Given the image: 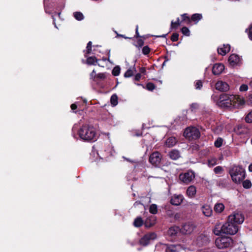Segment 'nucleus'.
I'll list each match as a JSON object with an SVG mask.
<instances>
[{
    "mask_svg": "<svg viewBox=\"0 0 252 252\" xmlns=\"http://www.w3.org/2000/svg\"><path fill=\"white\" fill-rule=\"evenodd\" d=\"M245 103L244 98L239 95L223 94L220 95L218 104L219 106L228 108H239Z\"/></svg>",
    "mask_w": 252,
    "mask_h": 252,
    "instance_id": "f257e3e1",
    "label": "nucleus"
},
{
    "mask_svg": "<svg viewBox=\"0 0 252 252\" xmlns=\"http://www.w3.org/2000/svg\"><path fill=\"white\" fill-rule=\"evenodd\" d=\"M79 137L85 141H95L97 135L95 128L92 125H83L78 130Z\"/></svg>",
    "mask_w": 252,
    "mask_h": 252,
    "instance_id": "f03ea898",
    "label": "nucleus"
},
{
    "mask_svg": "<svg viewBox=\"0 0 252 252\" xmlns=\"http://www.w3.org/2000/svg\"><path fill=\"white\" fill-rule=\"evenodd\" d=\"M232 181L236 184H240L245 178V171L242 166H233L229 170Z\"/></svg>",
    "mask_w": 252,
    "mask_h": 252,
    "instance_id": "7ed1b4c3",
    "label": "nucleus"
},
{
    "mask_svg": "<svg viewBox=\"0 0 252 252\" xmlns=\"http://www.w3.org/2000/svg\"><path fill=\"white\" fill-rule=\"evenodd\" d=\"M223 233L228 235H234L238 230V226L234 222L227 219V221L223 224Z\"/></svg>",
    "mask_w": 252,
    "mask_h": 252,
    "instance_id": "20e7f679",
    "label": "nucleus"
},
{
    "mask_svg": "<svg viewBox=\"0 0 252 252\" xmlns=\"http://www.w3.org/2000/svg\"><path fill=\"white\" fill-rule=\"evenodd\" d=\"M215 243L219 249H224L232 246L233 240L229 237L224 236L217 238Z\"/></svg>",
    "mask_w": 252,
    "mask_h": 252,
    "instance_id": "39448f33",
    "label": "nucleus"
},
{
    "mask_svg": "<svg viewBox=\"0 0 252 252\" xmlns=\"http://www.w3.org/2000/svg\"><path fill=\"white\" fill-rule=\"evenodd\" d=\"M185 137L189 140H195L200 136L199 129L195 127H189L187 128L184 131Z\"/></svg>",
    "mask_w": 252,
    "mask_h": 252,
    "instance_id": "423d86ee",
    "label": "nucleus"
},
{
    "mask_svg": "<svg viewBox=\"0 0 252 252\" xmlns=\"http://www.w3.org/2000/svg\"><path fill=\"white\" fill-rule=\"evenodd\" d=\"M228 219L229 220L234 222L236 224H241L244 220V217L242 213L239 212H234L229 216Z\"/></svg>",
    "mask_w": 252,
    "mask_h": 252,
    "instance_id": "0eeeda50",
    "label": "nucleus"
},
{
    "mask_svg": "<svg viewBox=\"0 0 252 252\" xmlns=\"http://www.w3.org/2000/svg\"><path fill=\"white\" fill-rule=\"evenodd\" d=\"M162 156L158 152H153L149 157L150 162L154 166L157 167L160 163Z\"/></svg>",
    "mask_w": 252,
    "mask_h": 252,
    "instance_id": "6e6552de",
    "label": "nucleus"
},
{
    "mask_svg": "<svg viewBox=\"0 0 252 252\" xmlns=\"http://www.w3.org/2000/svg\"><path fill=\"white\" fill-rule=\"evenodd\" d=\"M156 237L157 235L154 232L147 233L141 238L140 244L142 246H146L150 243L151 240H155Z\"/></svg>",
    "mask_w": 252,
    "mask_h": 252,
    "instance_id": "1a4fd4ad",
    "label": "nucleus"
},
{
    "mask_svg": "<svg viewBox=\"0 0 252 252\" xmlns=\"http://www.w3.org/2000/svg\"><path fill=\"white\" fill-rule=\"evenodd\" d=\"M195 177L194 173L192 171H188L179 176L180 179L184 183L188 184L190 183Z\"/></svg>",
    "mask_w": 252,
    "mask_h": 252,
    "instance_id": "9d476101",
    "label": "nucleus"
},
{
    "mask_svg": "<svg viewBox=\"0 0 252 252\" xmlns=\"http://www.w3.org/2000/svg\"><path fill=\"white\" fill-rule=\"evenodd\" d=\"M194 225L191 222L184 224L181 228V232L184 234H189L193 232L194 229Z\"/></svg>",
    "mask_w": 252,
    "mask_h": 252,
    "instance_id": "9b49d317",
    "label": "nucleus"
},
{
    "mask_svg": "<svg viewBox=\"0 0 252 252\" xmlns=\"http://www.w3.org/2000/svg\"><path fill=\"white\" fill-rule=\"evenodd\" d=\"M114 153L113 148L110 144L107 145L102 151H100V154L104 158L113 156Z\"/></svg>",
    "mask_w": 252,
    "mask_h": 252,
    "instance_id": "f8f14e48",
    "label": "nucleus"
},
{
    "mask_svg": "<svg viewBox=\"0 0 252 252\" xmlns=\"http://www.w3.org/2000/svg\"><path fill=\"white\" fill-rule=\"evenodd\" d=\"M216 89L221 92H226L229 90V86L225 82L221 80L218 81L215 85Z\"/></svg>",
    "mask_w": 252,
    "mask_h": 252,
    "instance_id": "ddd939ff",
    "label": "nucleus"
},
{
    "mask_svg": "<svg viewBox=\"0 0 252 252\" xmlns=\"http://www.w3.org/2000/svg\"><path fill=\"white\" fill-rule=\"evenodd\" d=\"M229 64L232 66L239 65L241 63V59L240 57L236 54L231 55L228 59Z\"/></svg>",
    "mask_w": 252,
    "mask_h": 252,
    "instance_id": "4468645a",
    "label": "nucleus"
},
{
    "mask_svg": "<svg viewBox=\"0 0 252 252\" xmlns=\"http://www.w3.org/2000/svg\"><path fill=\"white\" fill-rule=\"evenodd\" d=\"M201 210L202 214L207 217H210L212 216L213 210L209 205L204 204L201 207Z\"/></svg>",
    "mask_w": 252,
    "mask_h": 252,
    "instance_id": "2eb2a0df",
    "label": "nucleus"
},
{
    "mask_svg": "<svg viewBox=\"0 0 252 252\" xmlns=\"http://www.w3.org/2000/svg\"><path fill=\"white\" fill-rule=\"evenodd\" d=\"M224 69V66L220 63H216L212 68V72L215 75H219L221 73Z\"/></svg>",
    "mask_w": 252,
    "mask_h": 252,
    "instance_id": "dca6fc26",
    "label": "nucleus"
},
{
    "mask_svg": "<svg viewBox=\"0 0 252 252\" xmlns=\"http://www.w3.org/2000/svg\"><path fill=\"white\" fill-rule=\"evenodd\" d=\"M230 50V46L229 44H223L222 46L218 48V52L219 54L224 56L226 54L229 52Z\"/></svg>",
    "mask_w": 252,
    "mask_h": 252,
    "instance_id": "f3484780",
    "label": "nucleus"
},
{
    "mask_svg": "<svg viewBox=\"0 0 252 252\" xmlns=\"http://www.w3.org/2000/svg\"><path fill=\"white\" fill-rule=\"evenodd\" d=\"M183 196L182 195H174L171 199V203L174 205H179L183 201Z\"/></svg>",
    "mask_w": 252,
    "mask_h": 252,
    "instance_id": "a211bd4d",
    "label": "nucleus"
},
{
    "mask_svg": "<svg viewBox=\"0 0 252 252\" xmlns=\"http://www.w3.org/2000/svg\"><path fill=\"white\" fill-rule=\"evenodd\" d=\"M186 193L189 198H193L196 193V189L194 186H190L187 189Z\"/></svg>",
    "mask_w": 252,
    "mask_h": 252,
    "instance_id": "6ab92c4d",
    "label": "nucleus"
},
{
    "mask_svg": "<svg viewBox=\"0 0 252 252\" xmlns=\"http://www.w3.org/2000/svg\"><path fill=\"white\" fill-rule=\"evenodd\" d=\"M177 142V140L176 139L175 137H170L167 138L165 142V145L168 147L170 148L175 146Z\"/></svg>",
    "mask_w": 252,
    "mask_h": 252,
    "instance_id": "aec40b11",
    "label": "nucleus"
},
{
    "mask_svg": "<svg viewBox=\"0 0 252 252\" xmlns=\"http://www.w3.org/2000/svg\"><path fill=\"white\" fill-rule=\"evenodd\" d=\"M156 221V217L153 216L148 218L145 221V226L146 227H150L153 226Z\"/></svg>",
    "mask_w": 252,
    "mask_h": 252,
    "instance_id": "412c9836",
    "label": "nucleus"
},
{
    "mask_svg": "<svg viewBox=\"0 0 252 252\" xmlns=\"http://www.w3.org/2000/svg\"><path fill=\"white\" fill-rule=\"evenodd\" d=\"M181 229L176 226L171 227L168 230V234L171 236H175Z\"/></svg>",
    "mask_w": 252,
    "mask_h": 252,
    "instance_id": "4be33fe9",
    "label": "nucleus"
},
{
    "mask_svg": "<svg viewBox=\"0 0 252 252\" xmlns=\"http://www.w3.org/2000/svg\"><path fill=\"white\" fill-rule=\"evenodd\" d=\"M224 209V205L221 203H217L214 207V210L217 213H221Z\"/></svg>",
    "mask_w": 252,
    "mask_h": 252,
    "instance_id": "5701e85b",
    "label": "nucleus"
},
{
    "mask_svg": "<svg viewBox=\"0 0 252 252\" xmlns=\"http://www.w3.org/2000/svg\"><path fill=\"white\" fill-rule=\"evenodd\" d=\"M181 248L180 245H170L167 247L165 252H177Z\"/></svg>",
    "mask_w": 252,
    "mask_h": 252,
    "instance_id": "b1692460",
    "label": "nucleus"
},
{
    "mask_svg": "<svg viewBox=\"0 0 252 252\" xmlns=\"http://www.w3.org/2000/svg\"><path fill=\"white\" fill-rule=\"evenodd\" d=\"M222 227L223 225H221L220 223L217 224L213 229L214 233L216 235H220L221 233H223Z\"/></svg>",
    "mask_w": 252,
    "mask_h": 252,
    "instance_id": "393cba45",
    "label": "nucleus"
},
{
    "mask_svg": "<svg viewBox=\"0 0 252 252\" xmlns=\"http://www.w3.org/2000/svg\"><path fill=\"white\" fill-rule=\"evenodd\" d=\"M169 156L171 159L176 160L180 157V153L178 150H173L169 152Z\"/></svg>",
    "mask_w": 252,
    "mask_h": 252,
    "instance_id": "a878e982",
    "label": "nucleus"
},
{
    "mask_svg": "<svg viewBox=\"0 0 252 252\" xmlns=\"http://www.w3.org/2000/svg\"><path fill=\"white\" fill-rule=\"evenodd\" d=\"M143 224V220L141 217L136 218L133 222V225L137 227L142 226Z\"/></svg>",
    "mask_w": 252,
    "mask_h": 252,
    "instance_id": "bb28decb",
    "label": "nucleus"
},
{
    "mask_svg": "<svg viewBox=\"0 0 252 252\" xmlns=\"http://www.w3.org/2000/svg\"><path fill=\"white\" fill-rule=\"evenodd\" d=\"M98 60L95 57H90L87 59V63L89 65H95Z\"/></svg>",
    "mask_w": 252,
    "mask_h": 252,
    "instance_id": "cd10ccee",
    "label": "nucleus"
},
{
    "mask_svg": "<svg viewBox=\"0 0 252 252\" xmlns=\"http://www.w3.org/2000/svg\"><path fill=\"white\" fill-rule=\"evenodd\" d=\"M202 18L201 14H194L191 16V20L194 21L195 24L197 23L198 21Z\"/></svg>",
    "mask_w": 252,
    "mask_h": 252,
    "instance_id": "c85d7f7f",
    "label": "nucleus"
},
{
    "mask_svg": "<svg viewBox=\"0 0 252 252\" xmlns=\"http://www.w3.org/2000/svg\"><path fill=\"white\" fill-rule=\"evenodd\" d=\"M73 16L75 18V19L78 21H81L84 18L83 14L81 12H74Z\"/></svg>",
    "mask_w": 252,
    "mask_h": 252,
    "instance_id": "c756f323",
    "label": "nucleus"
},
{
    "mask_svg": "<svg viewBox=\"0 0 252 252\" xmlns=\"http://www.w3.org/2000/svg\"><path fill=\"white\" fill-rule=\"evenodd\" d=\"M110 102L113 106H115L118 104V96L116 94H113L110 99Z\"/></svg>",
    "mask_w": 252,
    "mask_h": 252,
    "instance_id": "7c9ffc66",
    "label": "nucleus"
},
{
    "mask_svg": "<svg viewBox=\"0 0 252 252\" xmlns=\"http://www.w3.org/2000/svg\"><path fill=\"white\" fill-rule=\"evenodd\" d=\"M149 211L152 214H156L158 212L157 205L155 204L151 205L149 208Z\"/></svg>",
    "mask_w": 252,
    "mask_h": 252,
    "instance_id": "2f4dec72",
    "label": "nucleus"
},
{
    "mask_svg": "<svg viewBox=\"0 0 252 252\" xmlns=\"http://www.w3.org/2000/svg\"><path fill=\"white\" fill-rule=\"evenodd\" d=\"M180 25V22L179 18L177 19V21L176 22L172 21L171 23L170 29H177Z\"/></svg>",
    "mask_w": 252,
    "mask_h": 252,
    "instance_id": "473e14b6",
    "label": "nucleus"
},
{
    "mask_svg": "<svg viewBox=\"0 0 252 252\" xmlns=\"http://www.w3.org/2000/svg\"><path fill=\"white\" fill-rule=\"evenodd\" d=\"M134 71H135L134 67H133V69L129 68L125 72L124 76L125 77H130L133 75Z\"/></svg>",
    "mask_w": 252,
    "mask_h": 252,
    "instance_id": "72a5a7b5",
    "label": "nucleus"
},
{
    "mask_svg": "<svg viewBox=\"0 0 252 252\" xmlns=\"http://www.w3.org/2000/svg\"><path fill=\"white\" fill-rule=\"evenodd\" d=\"M243 187L245 189H250L252 187L251 182L249 180H246L243 182Z\"/></svg>",
    "mask_w": 252,
    "mask_h": 252,
    "instance_id": "f704fd0d",
    "label": "nucleus"
},
{
    "mask_svg": "<svg viewBox=\"0 0 252 252\" xmlns=\"http://www.w3.org/2000/svg\"><path fill=\"white\" fill-rule=\"evenodd\" d=\"M120 70L121 69L119 66H115L112 70V74L115 76H118L120 73Z\"/></svg>",
    "mask_w": 252,
    "mask_h": 252,
    "instance_id": "c9c22d12",
    "label": "nucleus"
},
{
    "mask_svg": "<svg viewBox=\"0 0 252 252\" xmlns=\"http://www.w3.org/2000/svg\"><path fill=\"white\" fill-rule=\"evenodd\" d=\"M223 142V139L219 137L215 142V146L217 148H220Z\"/></svg>",
    "mask_w": 252,
    "mask_h": 252,
    "instance_id": "e433bc0d",
    "label": "nucleus"
},
{
    "mask_svg": "<svg viewBox=\"0 0 252 252\" xmlns=\"http://www.w3.org/2000/svg\"><path fill=\"white\" fill-rule=\"evenodd\" d=\"M217 164V159L216 158H212L208 160V165L210 167H213Z\"/></svg>",
    "mask_w": 252,
    "mask_h": 252,
    "instance_id": "4c0bfd02",
    "label": "nucleus"
},
{
    "mask_svg": "<svg viewBox=\"0 0 252 252\" xmlns=\"http://www.w3.org/2000/svg\"><path fill=\"white\" fill-rule=\"evenodd\" d=\"M245 121L249 123H252V110L247 114L245 118Z\"/></svg>",
    "mask_w": 252,
    "mask_h": 252,
    "instance_id": "58836bf2",
    "label": "nucleus"
},
{
    "mask_svg": "<svg viewBox=\"0 0 252 252\" xmlns=\"http://www.w3.org/2000/svg\"><path fill=\"white\" fill-rule=\"evenodd\" d=\"M181 32L182 33L186 36H189L190 35V31L189 29L186 27L182 28Z\"/></svg>",
    "mask_w": 252,
    "mask_h": 252,
    "instance_id": "ea45409f",
    "label": "nucleus"
},
{
    "mask_svg": "<svg viewBox=\"0 0 252 252\" xmlns=\"http://www.w3.org/2000/svg\"><path fill=\"white\" fill-rule=\"evenodd\" d=\"M223 170V168L221 166H217L214 169V171L216 174H220Z\"/></svg>",
    "mask_w": 252,
    "mask_h": 252,
    "instance_id": "a19ab883",
    "label": "nucleus"
},
{
    "mask_svg": "<svg viewBox=\"0 0 252 252\" xmlns=\"http://www.w3.org/2000/svg\"><path fill=\"white\" fill-rule=\"evenodd\" d=\"M202 87V83L200 80H197L195 82V87L196 89L200 90Z\"/></svg>",
    "mask_w": 252,
    "mask_h": 252,
    "instance_id": "79ce46f5",
    "label": "nucleus"
},
{
    "mask_svg": "<svg viewBox=\"0 0 252 252\" xmlns=\"http://www.w3.org/2000/svg\"><path fill=\"white\" fill-rule=\"evenodd\" d=\"M146 88L149 91H153L155 88V86L152 83H148L146 85Z\"/></svg>",
    "mask_w": 252,
    "mask_h": 252,
    "instance_id": "37998d69",
    "label": "nucleus"
},
{
    "mask_svg": "<svg viewBox=\"0 0 252 252\" xmlns=\"http://www.w3.org/2000/svg\"><path fill=\"white\" fill-rule=\"evenodd\" d=\"M182 17L183 20L187 21V23L188 24L191 21L190 19L187 15V14H183V15H182Z\"/></svg>",
    "mask_w": 252,
    "mask_h": 252,
    "instance_id": "c03bdc74",
    "label": "nucleus"
},
{
    "mask_svg": "<svg viewBox=\"0 0 252 252\" xmlns=\"http://www.w3.org/2000/svg\"><path fill=\"white\" fill-rule=\"evenodd\" d=\"M150 51V49L149 47L148 46H144L142 50V53L144 55H147L149 53Z\"/></svg>",
    "mask_w": 252,
    "mask_h": 252,
    "instance_id": "a18cd8bd",
    "label": "nucleus"
},
{
    "mask_svg": "<svg viewBox=\"0 0 252 252\" xmlns=\"http://www.w3.org/2000/svg\"><path fill=\"white\" fill-rule=\"evenodd\" d=\"M179 34L177 33H174L171 37V40L173 41H177L178 40Z\"/></svg>",
    "mask_w": 252,
    "mask_h": 252,
    "instance_id": "49530a36",
    "label": "nucleus"
},
{
    "mask_svg": "<svg viewBox=\"0 0 252 252\" xmlns=\"http://www.w3.org/2000/svg\"><path fill=\"white\" fill-rule=\"evenodd\" d=\"M91 48H92V42L89 41L86 47V53L90 54L91 52Z\"/></svg>",
    "mask_w": 252,
    "mask_h": 252,
    "instance_id": "de8ad7c7",
    "label": "nucleus"
},
{
    "mask_svg": "<svg viewBox=\"0 0 252 252\" xmlns=\"http://www.w3.org/2000/svg\"><path fill=\"white\" fill-rule=\"evenodd\" d=\"M248 85H247L246 84L242 85L239 88L240 91L241 92L246 91L248 90Z\"/></svg>",
    "mask_w": 252,
    "mask_h": 252,
    "instance_id": "09e8293b",
    "label": "nucleus"
},
{
    "mask_svg": "<svg viewBox=\"0 0 252 252\" xmlns=\"http://www.w3.org/2000/svg\"><path fill=\"white\" fill-rule=\"evenodd\" d=\"M198 104L197 103H192L190 105V109L192 111H195L196 109H198Z\"/></svg>",
    "mask_w": 252,
    "mask_h": 252,
    "instance_id": "8fccbe9b",
    "label": "nucleus"
},
{
    "mask_svg": "<svg viewBox=\"0 0 252 252\" xmlns=\"http://www.w3.org/2000/svg\"><path fill=\"white\" fill-rule=\"evenodd\" d=\"M105 74L103 73H98L96 75L97 78L100 79H104L105 78Z\"/></svg>",
    "mask_w": 252,
    "mask_h": 252,
    "instance_id": "3c124183",
    "label": "nucleus"
},
{
    "mask_svg": "<svg viewBox=\"0 0 252 252\" xmlns=\"http://www.w3.org/2000/svg\"><path fill=\"white\" fill-rule=\"evenodd\" d=\"M96 75L95 71L94 70H93L92 73L90 74V77L91 79L94 80L95 78L96 77Z\"/></svg>",
    "mask_w": 252,
    "mask_h": 252,
    "instance_id": "603ef678",
    "label": "nucleus"
},
{
    "mask_svg": "<svg viewBox=\"0 0 252 252\" xmlns=\"http://www.w3.org/2000/svg\"><path fill=\"white\" fill-rule=\"evenodd\" d=\"M247 102L249 104L252 105V94L249 96Z\"/></svg>",
    "mask_w": 252,
    "mask_h": 252,
    "instance_id": "864d4df0",
    "label": "nucleus"
},
{
    "mask_svg": "<svg viewBox=\"0 0 252 252\" xmlns=\"http://www.w3.org/2000/svg\"><path fill=\"white\" fill-rule=\"evenodd\" d=\"M249 37L251 40H252V24L250 29V32L249 33Z\"/></svg>",
    "mask_w": 252,
    "mask_h": 252,
    "instance_id": "5fc2aeb1",
    "label": "nucleus"
},
{
    "mask_svg": "<svg viewBox=\"0 0 252 252\" xmlns=\"http://www.w3.org/2000/svg\"><path fill=\"white\" fill-rule=\"evenodd\" d=\"M141 74L140 73H137L136 74L134 77V79L136 81H139L140 79L141 78Z\"/></svg>",
    "mask_w": 252,
    "mask_h": 252,
    "instance_id": "6e6d98bb",
    "label": "nucleus"
},
{
    "mask_svg": "<svg viewBox=\"0 0 252 252\" xmlns=\"http://www.w3.org/2000/svg\"><path fill=\"white\" fill-rule=\"evenodd\" d=\"M49 0H44V7H45V10L46 13L48 12L47 9V2Z\"/></svg>",
    "mask_w": 252,
    "mask_h": 252,
    "instance_id": "4d7b16f0",
    "label": "nucleus"
},
{
    "mask_svg": "<svg viewBox=\"0 0 252 252\" xmlns=\"http://www.w3.org/2000/svg\"><path fill=\"white\" fill-rule=\"evenodd\" d=\"M77 106L76 104L73 103L71 105V108L72 110H75L77 108Z\"/></svg>",
    "mask_w": 252,
    "mask_h": 252,
    "instance_id": "13d9d810",
    "label": "nucleus"
},
{
    "mask_svg": "<svg viewBox=\"0 0 252 252\" xmlns=\"http://www.w3.org/2000/svg\"><path fill=\"white\" fill-rule=\"evenodd\" d=\"M137 44L139 46H142L143 45V41L141 39H139L137 41Z\"/></svg>",
    "mask_w": 252,
    "mask_h": 252,
    "instance_id": "bf43d9fd",
    "label": "nucleus"
},
{
    "mask_svg": "<svg viewBox=\"0 0 252 252\" xmlns=\"http://www.w3.org/2000/svg\"><path fill=\"white\" fill-rule=\"evenodd\" d=\"M140 73H144H144H145V72H146V69H145V68L144 67H141V68H140Z\"/></svg>",
    "mask_w": 252,
    "mask_h": 252,
    "instance_id": "052dcab7",
    "label": "nucleus"
},
{
    "mask_svg": "<svg viewBox=\"0 0 252 252\" xmlns=\"http://www.w3.org/2000/svg\"><path fill=\"white\" fill-rule=\"evenodd\" d=\"M138 26L137 25L136 27V34L137 36L139 37V32H138Z\"/></svg>",
    "mask_w": 252,
    "mask_h": 252,
    "instance_id": "680f3d73",
    "label": "nucleus"
},
{
    "mask_svg": "<svg viewBox=\"0 0 252 252\" xmlns=\"http://www.w3.org/2000/svg\"><path fill=\"white\" fill-rule=\"evenodd\" d=\"M249 170L250 172H252V163H251L249 166Z\"/></svg>",
    "mask_w": 252,
    "mask_h": 252,
    "instance_id": "e2e57ef3",
    "label": "nucleus"
},
{
    "mask_svg": "<svg viewBox=\"0 0 252 252\" xmlns=\"http://www.w3.org/2000/svg\"><path fill=\"white\" fill-rule=\"evenodd\" d=\"M140 204V202H138V201H136L134 204V206H136L137 205H138V204Z\"/></svg>",
    "mask_w": 252,
    "mask_h": 252,
    "instance_id": "0e129e2a",
    "label": "nucleus"
},
{
    "mask_svg": "<svg viewBox=\"0 0 252 252\" xmlns=\"http://www.w3.org/2000/svg\"><path fill=\"white\" fill-rule=\"evenodd\" d=\"M167 34H162L161 35L157 36V37H165Z\"/></svg>",
    "mask_w": 252,
    "mask_h": 252,
    "instance_id": "69168bd1",
    "label": "nucleus"
},
{
    "mask_svg": "<svg viewBox=\"0 0 252 252\" xmlns=\"http://www.w3.org/2000/svg\"><path fill=\"white\" fill-rule=\"evenodd\" d=\"M52 18H53V24H54V25L55 26V27L56 28H58V27H57V26H56V24L55 23L54 18L53 16H52Z\"/></svg>",
    "mask_w": 252,
    "mask_h": 252,
    "instance_id": "338daca9",
    "label": "nucleus"
},
{
    "mask_svg": "<svg viewBox=\"0 0 252 252\" xmlns=\"http://www.w3.org/2000/svg\"><path fill=\"white\" fill-rule=\"evenodd\" d=\"M249 85H250V86L251 88H252V80L250 81Z\"/></svg>",
    "mask_w": 252,
    "mask_h": 252,
    "instance_id": "774afa93",
    "label": "nucleus"
}]
</instances>
